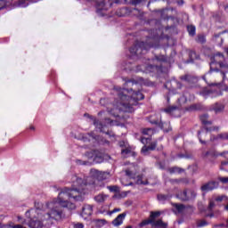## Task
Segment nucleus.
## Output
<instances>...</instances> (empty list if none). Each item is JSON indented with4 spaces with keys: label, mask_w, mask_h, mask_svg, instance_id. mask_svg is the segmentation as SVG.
I'll list each match as a JSON object with an SVG mask.
<instances>
[{
    "label": "nucleus",
    "mask_w": 228,
    "mask_h": 228,
    "mask_svg": "<svg viewBox=\"0 0 228 228\" xmlns=\"http://www.w3.org/2000/svg\"><path fill=\"white\" fill-rule=\"evenodd\" d=\"M74 186H77L76 189H61L59 193L58 199L46 203V209H40V203L35 202L36 209H31L26 212V216H29L30 221L28 225L30 228H42L44 225H53L54 222H61L65 220V212L61 208H68V209H76V205L72 202H69V199H75L79 200L81 197V190L83 186L77 180L74 183ZM59 206H61L60 208ZM30 214V216H29Z\"/></svg>",
    "instance_id": "f257e3e1"
},
{
    "label": "nucleus",
    "mask_w": 228,
    "mask_h": 228,
    "mask_svg": "<svg viewBox=\"0 0 228 228\" xmlns=\"http://www.w3.org/2000/svg\"><path fill=\"white\" fill-rule=\"evenodd\" d=\"M120 102L117 103L116 111H127L128 113H133L134 109L133 106L138 104V101H142L143 94L140 91H133V89H122L120 87H114Z\"/></svg>",
    "instance_id": "f03ea898"
},
{
    "label": "nucleus",
    "mask_w": 228,
    "mask_h": 228,
    "mask_svg": "<svg viewBox=\"0 0 228 228\" xmlns=\"http://www.w3.org/2000/svg\"><path fill=\"white\" fill-rule=\"evenodd\" d=\"M89 177L86 178V181H83L81 178H77V183L80 184V186H86V184H95V181H92V179H96L97 181H104L110 177V173L102 172L97 169H91Z\"/></svg>",
    "instance_id": "7ed1b4c3"
},
{
    "label": "nucleus",
    "mask_w": 228,
    "mask_h": 228,
    "mask_svg": "<svg viewBox=\"0 0 228 228\" xmlns=\"http://www.w3.org/2000/svg\"><path fill=\"white\" fill-rule=\"evenodd\" d=\"M225 57L224 53H217L214 55V62L219 65L218 69H213V66H210V72H217L222 77V81H225V74H228V64L224 62Z\"/></svg>",
    "instance_id": "20e7f679"
},
{
    "label": "nucleus",
    "mask_w": 228,
    "mask_h": 228,
    "mask_svg": "<svg viewBox=\"0 0 228 228\" xmlns=\"http://www.w3.org/2000/svg\"><path fill=\"white\" fill-rule=\"evenodd\" d=\"M156 38H158V37L156 36H154L153 37H150L148 39L149 43L147 44L137 41L135 45L132 48H130L131 54H135V56H140V54H145V53H147V51H149L151 47H154V44L151 42H153V40H156Z\"/></svg>",
    "instance_id": "39448f33"
},
{
    "label": "nucleus",
    "mask_w": 228,
    "mask_h": 228,
    "mask_svg": "<svg viewBox=\"0 0 228 228\" xmlns=\"http://www.w3.org/2000/svg\"><path fill=\"white\" fill-rule=\"evenodd\" d=\"M162 214H163V212H161V211H151V218H152L151 227H158V228L168 227V224L163 222L162 219L156 220V218H159V216H161Z\"/></svg>",
    "instance_id": "423d86ee"
},
{
    "label": "nucleus",
    "mask_w": 228,
    "mask_h": 228,
    "mask_svg": "<svg viewBox=\"0 0 228 228\" xmlns=\"http://www.w3.org/2000/svg\"><path fill=\"white\" fill-rule=\"evenodd\" d=\"M141 142L144 145H148V146H143L142 148V154H144V156L147 155V152H149V151H155L156 147H158V142H151V137H148V138L142 137L141 139Z\"/></svg>",
    "instance_id": "0eeeda50"
},
{
    "label": "nucleus",
    "mask_w": 228,
    "mask_h": 228,
    "mask_svg": "<svg viewBox=\"0 0 228 228\" xmlns=\"http://www.w3.org/2000/svg\"><path fill=\"white\" fill-rule=\"evenodd\" d=\"M218 188V182L216 181H210L206 183H204L201 187L200 190L201 191H213V190H216Z\"/></svg>",
    "instance_id": "6e6552de"
},
{
    "label": "nucleus",
    "mask_w": 228,
    "mask_h": 228,
    "mask_svg": "<svg viewBox=\"0 0 228 228\" xmlns=\"http://www.w3.org/2000/svg\"><path fill=\"white\" fill-rule=\"evenodd\" d=\"M224 38H228V33H226L225 31L215 34L213 37V42H216L217 45H222V44H224Z\"/></svg>",
    "instance_id": "1a4fd4ad"
},
{
    "label": "nucleus",
    "mask_w": 228,
    "mask_h": 228,
    "mask_svg": "<svg viewBox=\"0 0 228 228\" xmlns=\"http://www.w3.org/2000/svg\"><path fill=\"white\" fill-rule=\"evenodd\" d=\"M200 95H201L205 99H208V97H215V95H216V93H215L213 88L211 87H203L200 91Z\"/></svg>",
    "instance_id": "9d476101"
},
{
    "label": "nucleus",
    "mask_w": 228,
    "mask_h": 228,
    "mask_svg": "<svg viewBox=\"0 0 228 228\" xmlns=\"http://www.w3.org/2000/svg\"><path fill=\"white\" fill-rule=\"evenodd\" d=\"M94 213V207L92 205H85L82 208V217L86 220V218H89V216H92V214Z\"/></svg>",
    "instance_id": "9b49d317"
},
{
    "label": "nucleus",
    "mask_w": 228,
    "mask_h": 228,
    "mask_svg": "<svg viewBox=\"0 0 228 228\" xmlns=\"http://www.w3.org/2000/svg\"><path fill=\"white\" fill-rule=\"evenodd\" d=\"M182 81H184L187 85H195L199 81V78L193 75H184L181 77Z\"/></svg>",
    "instance_id": "f8f14e48"
},
{
    "label": "nucleus",
    "mask_w": 228,
    "mask_h": 228,
    "mask_svg": "<svg viewBox=\"0 0 228 228\" xmlns=\"http://www.w3.org/2000/svg\"><path fill=\"white\" fill-rule=\"evenodd\" d=\"M126 213L119 214L113 221L112 225L114 227H119V225H122L124 224V220H126Z\"/></svg>",
    "instance_id": "ddd939ff"
},
{
    "label": "nucleus",
    "mask_w": 228,
    "mask_h": 228,
    "mask_svg": "<svg viewBox=\"0 0 228 228\" xmlns=\"http://www.w3.org/2000/svg\"><path fill=\"white\" fill-rule=\"evenodd\" d=\"M86 117H88V118L93 120L94 126H95L98 129H100V131L102 132L104 127H106V125H102V123L99 122V120H97V118H95L94 117L90 116L88 114H86Z\"/></svg>",
    "instance_id": "4468645a"
},
{
    "label": "nucleus",
    "mask_w": 228,
    "mask_h": 228,
    "mask_svg": "<svg viewBox=\"0 0 228 228\" xmlns=\"http://www.w3.org/2000/svg\"><path fill=\"white\" fill-rule=\"evenodd\" d=\"M119 147H121V154L123 156H127V154H131V147H129L126 142H120Z\"/></svg>",
    "instance_id": "2eb2a0df"
},
{
    "label": "nucleus",
    "mask_w": 228,
    "mask_h": 228,
    "mask_svg": "<svg viewBox=\"0 0 228 228\" xmlns=\"http://www.w3.org/2000/svg\"><path fill=\"white\" fill-rule=\"evenodd\" d=\"M94 200L99 204H102V202H106V200H108V195L102 193L98 194L94 197Z\"/></svg>",
    "instance_id": "dca6fc26"
},
{
    "label": "nucleus",
    "mask_w": 228,
    "mask_h": 228,
    "mask_svg": "<svg viewBox=\"0 0 228 228\" xmlns=\"http://www.w3.org/2000/svg\"><path fill=\"white\" fill-rule=\"evenodd\" d=\"M177 198L183 201L190 200V194H188V191H183L177 194Z\"/></svg>",
    "instance_id": "f3484780"
},
{
    "label": "nucleus",
    "mask_w": 228,
    "mask_h": 228,
    "mask_svg": "<svg viewBox=\"0 0 228 228\" xmlns=\"http://www.w3.org/2000/svg\"><path fill=\"white\" fill-rule=\"evenodd\" d=\"M166 113H168L169 115H174L175 111H179V107L177 106H169L164 110Z\"/></svg>",
    "instance_id": "a211bd4d"
},
{
    "label": "nucleus",
    "mask_w": 228,
    "mask_h": 228,
    "mask_svg": "<svg viewBox=\"0 0 228 228\" xmlns=\"http://www.w3.org/2000/svg\"><path fill=\"white\" fill-rule=\"evenodd\" d=\"M212 110L216 113H220L221 111H224V106L220 103H216V104L212 105Z\"/></svg>",
    "instance_id": "6ab92c4d"
},
{
    "label": "nucleus",
    "mask_w": 228,
    "mask_h": 228,
    "mask_svg": "<svg viewBox=\"0 0 228 228\" xmlns=\"http://www.w3.org/2000/svg\"><path fill=\"white\" fill-rule=\"evenodd\" d=\"M208 114L200 116V120L204 126H211V121L208 120Z\"/></svg>",
    "instance_id": "aec40b11"
},
{
    "label": "nucleus",
    "mask_w": 228,
    "mask_h": 228,
    "mask_svg": "<svg viewBox=\"0 0 228 228\" xmlns=\"http://www.w3.org/2000/svg\"><path fill=\"white\" fill-rule=\"evenodd\" d=\"M169 174H181V172H184V170H183L181 167H170L168 169Z\"/></svg>",
    "instance_id": "412c9836"
},
{
    "label": "nucleus",
    "mask_w": 228,
    "mask_h": 228,
    "mask_svg": "<svg viewBox=\"0 0 228 228\" xmlns=\"http://www.w3.org/2000/svg\"><path fill=\"white\" fill-rule=\"evenodd\" d=\"M142 134L146 136H152L154 134V129L152 128H143L142 131Z\"/></svg>",
    "instance_id": "4be33fe9"
},
{
    "label": "nucleus",
    "mask_w": 228,
    "mask_h": 228,
    "mask_svg": "<svg viewBox=\"0 0 228 228\" xmlns=\"http://www.w3.org/2000/svg\"><path fill=\"white\" fill-rule=\"evenodd\" d=\"M220 156H222L223 158H225V159H228V151L220 153ZM225 165H228V160L221 162V170H222V167H225Z\"/></svg>",
    "instance_id": "5701e85b"
},
{
    "label": "nucleus",
    "mask_w": 228,
    "mask_h": 228,
    "mask_svg": "<svg viewBox=\"0 0 228 228\" xmlns=\"http://www.w3.org/2000/svg\"><path fill=\"white\" fill-rule=\"evenodd\" d=\"M108 224V221L105 219H96L95 220V225L96 227H103V225H106Z\"/></svg>",
    "instance_id": "b1692460"
},
{
    "label": "nucleus",
    "mask_w": 228,
    "mask_h": 228,
    "mask_svg": "<svg viewBox=\"0 0 228 228\" xmlns=\"http://www.w3.org/2000/svg\"><path fill=\"white\" fill-rule=\"evenodd\" d=\"M152 225V217H151V214H150V218L143 220L142 223H140V227H145V225H149V224Z\"/></svg>",
    "instance_id": "393cba45"
},
{
    "label": "nucleus",
    "mask_w": 228,
    "mask_h": 228,
    "mask_svg": "<svg viewBox=\"0 0 228 228\" xmlns=\"http://www.w3.org/2000/svg\"><path fill=\"white\" fill-rule=\"evenodd\" d=\"M188 33L191 37H194L195 35V27L193 25L187 27Z\"/></svg>",
    "instance_id": "a878e982"
},
{
    "label": "nucleus",
    "mask_w": 228,
    "mask_h": 228,
    "mask_svg": "<svg viewBox=\"0 0 228 228\" xmlns=\"http://www.w3.org/2000/svg\"><path fill=\"white\" fill-rule=\"evenodd\" d=\"M197 42H199L200 44H205L206 43V36H204L202 34L198 35Z\"/></svg>",
    "instance_id": "bb28decb"
},
{
    "label": "nucleus",
    "mask_w": 228,
    "mask_h": 228,
    "mask_svg": "<svg viewBox=\"0 0 228 228\" xmlns=\"http://www.w3.org/2000/svg\"><path fill=\"white\" fill-rule=\"evenodd\" d=\"M175 209L178 211V213H183V211H184V205L183 204H175Z\"/></svg>",
    "instance_id": "cd10ccee"
},
{
    "label": "nucleus",
    "mask_w": 228,
    "mask_h": 228,
    "mask_svg": "<svg viewBox=\"0 0 228 228\" xmlns=\"http://www.w3.org/2000/svg\"><path fill=\"white\" fill-rule=\"evenodd\" d=\"M168 199H170V196H167L165 194H159L158 195V200L160 201H165V200H168Z\"/></svg>",
    "instance_id": "c85d7f7f"
},
{
    "label": "nucleus",
    "mask_w": 228,
    "mask_h": 228,
    "mask_svg": "<svg viewBox=\"0 0 228 228\" xmlns=\"http://www.w3.org/2000/svg\"><path fill=\"white\" fill-rule=\"evenodd\" d=\"M208 225V221L206 220H200L197 222V227H206Z\"/></svg>",
    "instance_id": "c756f323"
},
{
    "label": "nucleus",
    "mask_w": 228,
    "mask_h": 228,
    "mask_svg": "<svg viewBox=\"0 0 228 228\" xmlns=\"http://www.w3.org/2000/svg\"><path fill=\"white\" fill-rule=\"evenodd\" d=\"M153 63H156L158 61H165V56H156L155 59L152 60Z\"/></svg>",
    "instance_id": "7c9ffc66"
},
{
    "label": "nucleus",
    "mask_w": 228,
    "mask_h": 228,
    "mask_svg": "<svg viewBox=\"0 0 228 228\" xmlns=\"http://www.w3.org/2000/svg\"><path fill=\"white\" fill-rule=\"evenodd\" d=\"M215 200L216 202H222L223 200H227V196L222 195V196H217Z\"/></svg>",
    "instance_id": "2f4dec72"
},
{
    "label": "nucleus",
    "mask_w": 228,
    "mask_h": 228,
    "mask_svg": "<svg viewBox=\"0 0 228 228\" xmlns=\"http://www.w3.org/2000/svg\"><path fill=\"white\" fill-rule=\"evenodd\" d=\"M218 181H220V183H222L223 184H228V176L227 177L219 176Z\"/></svg>",
    "instance_id": "473e14b6"
},
{
    "label": "nucleus",
    "mask_w": 228,
    "mask_h": 228,
    "mask_svg": "<svg viewBox=\"0 0 228 228\" xmlns=\"http://www.w3.org/2000/svg\"><path fill=\"white\" fill-rule=\"evenodd\" d=\"M0 3L4 4V6H10L13 3V0H0Z\"/></svg>",
    "instance_id": "72a5a7b5"
},
{
    "label": "nucleus",
    "mask_w": 228,
    "mask_h": 228,
    "mask_svg": "<svg viewBox=\"0 0 228 228\" xmlns=\"http://www.w3.org/2000/svg\"><path fill=\"white\" fill-rule=\"evenodd\" d=\"M187 195L190 196V199H195V197H197V192L195 191H189V192H187Z\"/></svg>",
    "instance_id": "f704fd0d"
},
{
    "label": "nucleus",
    "mask_w": 228,
    "mask_h": 228,
    "mask_svg": "<svg viewBox=\"0 0 228 228\" xmlns=\"http://www.w3.org/2000/svg\"><path fill=\"white\" fill-rule=\"evenodd\" d=\"M108 189L110 190V191H118V187L117 185L109 186Z\"/></svg>",
    "instance_id": "c9c22d12"
},
{
    "label": "nucleus",
    "mask_w": 228,
    "mask_h": 228,
    "mask_svg": "<svg viewBox=\"0 0 228 228\" xmlns=\"http://www.w3.org/2000/svg\"><path fill=\"white\" fill-rule=\"evenodd\" d=\"M85 225L82 223H77L73 224V228H84Z\"/></svg>",
    "instance_id": "e433bc0d"
},
{
    "label": "nucleus",
    "mask_w": 228,
    "mask_h": 228,
    "mask_svg": "<svg viewBox=\"0 0 228 228\" xmlns=\"http://www.w3.org/2000/svg\"><path fill=\"white\" fill-rule=\"evenodd\" d=\"M219 138H222L223 140H228V133L219 134Z\"/></svg>",
    "instance_id": "4c0bfd02"
},
{
    "label": "nucleus",
    "mask_w": 228,
    "mask_h": 228,
    "mask_svg": "<svg viewBox=\"0 0 228 228\" xmlns=\"http://www.w3.org/2000/svg\"><path fill=\"white\" fill-rule=\"evenodd\" d=\"M213 208H215V201L211 200L208 205V209H210V211H211V209H213Z\"/></svg>",
    "instance_id": "58836bf2"
},
{
    "label": "nucleus",
    "mask_w": 228,
    "mask_h": 228,
    "mask_svg": "<svg viewBox=\"0 0 228 228\" xmlns=\"http://www.w3.org/2000/svg\"><path fill=\"white\" fill-rule=\"evenodd\" d=\"M126 175L128 177H132V178L134 177V176H133V173H132L129 169H126Z\"/></svg>",
    "instance_id": "ea45409f"
},
{
    "label": "nucleus",
    "mask_w": 228,
    "mask_h": 228,
    "mask_svg": "<svg viewBox=\"0 0 228 228\" xmlns=\"http://www.w3.org/2000/svg\"><path fill=\"white\" fill-rule=\"evenodd\" d=\"M109 113H111L114 117H118V111L114 112L113 110H109Z\"/></svg>",
    "instance_id": "a19ab883"
},
{
    "label": "nucleus",
    "mask_w": 228,
    "mask_h": 228,
    "mask_svg": "<svg viewBox=\"0 0 228 228\" xmlns=\"http://www.w3.org/2000/svg\"><path fill=\"white\" fill-rule=\"evenodd\" d=\"M172 183H176V184H179V183H183V179H174L172 180Z\"/></svg>",
    "instance_id": "79ce46f5"
},
{
    "label": "nucleus",
    "mask_w": 228,
    "mask_h": 228,
    "mask_svg": "<svg viewBox=\"0 0 228 228\" xmlns=\"http://www.w3.org/2000/svg\"><path fill=\"white\" fill-rule=\"evenodd\" d=\"M154 67H155L156 69H158V65H152V64L148 65V66L146 67V69H154Z\"/></svg>",
    "instance_id": "37998d69"
},
{
    "label": "nucleus",
    "mask_w": 228,
    "mask_h": 228,
    "mask_svg": "<svg viewBox=\"0 0 228 228\" xmlns=\"http://www.w3.org/2000/svg\"><path fill=\"white\" fill-rule=\"evenodd\" d=\"M1 228H13V225L12 224H4L1 226Z\"/></svg>",
    "instance_id": "c03bdc74"
},
{
    "label": "nucleus",
    "mask_w": 228,
    "mask_h": 228,
    "mask_svg": "<svg viewBox=\"0 0 228 228\" xmlns=\"http://www.w3.org/2000/svg\"><path fill=\"white\" fill-rule=\"evenodd\" d=\"M120 212V208H114L112 211H110V215H113V213H118Z\"/></svg>",
    "instance_id": "a18cd8bd"
},
{
    "label": "nucleus",
    "mask_w": 228,
    "mask_h": 228,
    "mask_svg": "<svg viewBox=\"0 0 228 228\" xmlns=\"http://www.w3.org/2000/svg\"><path fill=\"white\" fill-rule=\"evenodd\" d=\"M198 134H199V140L200 143H206V142L202 141V138L200 137V132H199Z\"/></svg>",
    "instance_id": "49530a36"
},
{
    "label": "nucleus",
    "mask_w": 228,
    "mask_h": 228,
    "mask_svg": "<svg viewBox=\"0 0 228 228\" xmlns=\"http://www.w3.org/2000/svg\"><path fill=\"white\" fill-rule=\"evenodd\" d=\"M97 3L99 4V6H101V8H102V6H104V1L99 3V0H97Z\"/></svg>",
    "instance_id": "de8ad7c7"
},
{
    "label": "nucleus",
    "mask_w": 228,
    "mask_h": 228,
    "mask_svg": "<svg viewBox=\"0 0 228 228\" xmlns=\"http://www.w3.org/2000/svg\"><path fill=\"white\" fill-rule=\"evenodd\" d=\"M137 184H145V183H143V181H142L141 179H138Z\"/></svg>",
    "instance_id": "09e8293b"
},
{
    "label": "nucleus",
    "mask_w": 228,
    "mask_h": 228,
    "mask_svg": "<svg viewBox=\"0 0 228 228\" xmlns=\"http://www.w3.org/2000/svg\"><path fill=\"white\" fill-rule=\"evenodd\" d=\"M86 156H88V158H94V153L87 152Z\"/></svg>",
    "instance_id": "8fccbe9b"
},
{
    "label": "nucleus",
    "mask_w": 228,
    "mask_h": 228,
    "mask_svg": "<svg viewBox=\"0 0 228 228\" xmlns=\"http://www.w3.org/2000/svg\"><path fill=\"white\" fill-rule=\"evenodd\" d=\"M176 3H177V4H183V0H176Z\"/></svg>",
    "instance_id": "3c124183"
},
{
    "label": "nucleus",
    "mask_w": 228,
    "mask_h": 228,
    "mask_svg": "<svg viewBox=\"0 0 228 228\" xmlns=\"http://www.w3.org/2000/svg\"><path fill=\"white\" fill-rule=\"evenodd\" d=\"M4 4L2 3V2H0V10H3V8H4Z\"/></svg>",
    "instance_id": "603ef678"
},
{
    "label": "nucleus",
    "mask_w": 228,
    "mask_h": 228,
    "mask_svg": "<svg viewBox=\"0 0 228 228\" xmlns=\"http://www.w3.org/2000/svg\"><path fill=\"white\" fill-rule=\"evenodd\" d=\"M105 122H107V124H111V119L107 118V119H105Z\"/></svg>",
    "instance_id": "864d4df0"
},
{
    "label": "nucleus",
    "mask_w": 228,
    "mask_h": 228,
    "mask_svg": "<svg viewBox=\"0 0 228 228\" xmlns=\"http://www.w3.org/2000/svg\"><path fill=\"white\" fill-rule=\"evenodd\" d=\"M216 227H225V224H221L216 225Z\"/></svg>",
    "instance_id": "5fc2aeb1"
},
{
    "label": "nucleus",
    "mask_w": 228,
    "mask_h": 228,
    "mask_svg": "<svg viewBox=\"0 0 228 228\" xmlns=\"http://www.w3.org/2000/svg\"><path fill=\"white\" fill-rule=\"evenodd\" d=\"M205 131L208 133V131H211V128L205 127Z\"/></svg>",
    "instance_id": "6e6d98bb"
},
{
    "label": "nucleus",
    "mask_w": 228,
    "mask_h": 228,
    "mask_svg": "<svg viewBox=\"0 0 228 228\" xmlns=\"http://www.w3.org/2000/svg\"><path fill=\"white\" fill-rule=\"evenodd\" d=\"M208 216H210V218H213V216H215V214H210L208 215Z\"/></svg>",
    "instance_id": "4d7b16f0"
},
{
    "label": "nucleus",
    "mask_w": 228,
    "mask_h": 228,
    "mask_svg": "<svg viewBox=\"0 0 228 228\" xmlns=\"http://www.w3.org/2000/svg\"><path fill=\"white\" fill-rule=\"evenodd\" d=\"M225 211H228V204L224 207Z\"/></svg>",
    "instance_id": "13d9d810"
},
{
    "label": "nucleus",
    "mask_w": 228,
    "mask_h": 228,
    "mask_svg": "<svg viewBox=\"0 0 228 228\" xmlns=\"http://www.w3.org/2000/svg\"><path fill=\"white\" fill-rule=\"evenodd\" d=\"M224 52L226 53V54L228 55V48L224 49Z\"/></svg>",
    "instance_id": "bf43d9fd"
},
{
    "label": "nucleus",
    "mask_w": 228,
    "mask_h": 228,
    "mask_svg": "<svg viewBox=\"0 0 228 228\" xmlns=\"http://www.w3.org/2000/svg\"><path fill=\"white\" fill-rule=\"evenodd\" d=\"M193 110H197V105H192Z\"/></svg>",
    "instance_id": "052dcab7"
},
{
    "label": "nucleus",
    "mask_w": 228,
    "mask_h": 228,
    "mask_svg": "<svg viewBox=\"0 0 228 228\" xmlns=\"http://www.w3.org/2000/svg\"><path fill=\"white\" fill-rule=\"evenodd\" d=\"M209 155V151H207L205 156H208Z\"/></svg>",
    "instance_id": "680f3d73"
},
{
    "label": "nucleus",
    "mask_w": 228,
    "mask_h": 228,
    "mask_svg": "<svg viewBox=\"0 0 228 228\" xmlns=\"http://www.w3.org/2000/svg\"><path fill=\"white\" fill-rule=\"evenodd\" d=\"M30 129H32V131H34V129H35V126H30Z\"/></svg>",
    "instance_id": "e2e57ef3"
},
{
    "label": "nucleus",
    "mask_w": 228,
    "mask_h": 228,
    "mask_svg": "<svg viewBox=\"0 0 228 228\" xmlns=\"http://www.w3.org/2000/svg\"><path fill=\"white\" fill-rule=\"evenodd\" d=\"M102 112H99V113H98V115H102Z\"/></svg>",
    "instance_id": "0e129e2a"
},
{
    "label": "nucleus",
    "mask_w": 228,
    "mask_h": 228,
    "mask_svg": "<svg viewBox=\"0 0 228 228\" xmlns=\"http://www.w3.org/2000/svg\"><path fill=\"white\" fill-rule=\"evenodd\" d=\"M22 224H26V220H24V221L22 222Z\"/></svg>",
    "instance_id": "69168bd1"
},
{
    "label": "nucleus",
    "mask_w": 228,
    "mask_h": 228,
    "mask_svg": "<svg viewBox=\"0 0 228 228\" xmlns=\"http://www.w3.org/2000/svg\"><path fill=\"white\" fill-rule=\"evenodd\" d=\"M134 86H136V82L134 83Z\"/></svg>",
    "instance_id": "338daca9"
},
{
    "label": "nucleus",
    "mask_w": 228,
    "mask_h": 228,
    "mask_svg": "<svg viewBox=\"0 0 228 228\" xmlns=\"http://www.w3.org/2000/svg\"><path fill=\"white\" fill-rule=\"evenodd\" d=\"M140 70H143V69H140Z\"/></svg>",
    "instance_id": "774afa93"
}]
</instances>
